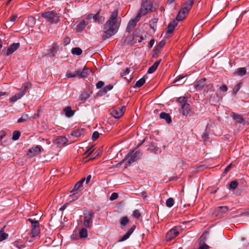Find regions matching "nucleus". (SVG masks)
Returning <instances> with one entry per match:
<instances>
[{"label": "nucleus", "mask_w": 249, "mask_h": 249, "mask_svg": "<svg viewBox=\"0 0 249 249\" xmlns=\"http://www.w3.org/2000/svg\"><path fill=\"white\" fill-rule=\"evenodd\" d=\"M117 10H114L111 14L109 19L104 26V32L102 35V39L106 40L115 35L120 27L121 18H118Z\"/></svg>", "instance_id": "obj_1"}, {"label": "nucleus", "mask_w": 249, "mask_h": 249, "mask_svg": "<svg viewBox=\"0 0 249 249\" xmlns=\"http://www.w3.org/2000/svg\"><path fill=\"white\" fill-rule=\"evenodd\" d=\"M42 18L51 24H56L59 22V16L58 14L54 11H49L41 13Z\"/></svg>", "instance_id": "obj_2"}, {"label": "nucleus", "mask_w": 249, "mask_h": 249, "mask_svg": "<svg viewBox=\"0 0 249 249\" xmlns=\"http://www.w3.org/2000/svg\"><path fill=\"white\" fill-rule=\"evenodd\" d=\"M153 5L150 1L147 0H143L140 9H139L137 15L141 17L144 16L149 12H151L152 10Z\"/></svg>", "instance_id": "obj_3"}, {"label": "nucleus", "mask_w": 249, "mask_h": 249, "mask_svg": "<svg viewBox=\"0 0 249 249\" xmlns=\"http://www.w3.org/2000/svg\"><path fill=\"white\" fill-rule=\"evenodd\" d=\"M125 109V106H122L121 107H115L111 109L110 113L113 117L119 118L124 115Z\"/></svg>", "instance_id": "obj_4"}, {"label": "nucleus", "mask_w": 249, "mask_h": 249, "mask_svg": "<svg viewBox=\"0 0 249 249\" xmlns=\"http://www.w3.org/2000/svg\"><path fill=\"white\" fill-rule=\"evenodd\" d=\"M93 215L94 213L92 211L88 212L87 213H84L83 224L86 228H91Z\"/></svg>", "instance_id": "obj_5"}, {"label": "nucleus", "mask_w": 249, "mask_h": 249, "mask_svg": "<svg viewBox=\"0 0 249 249\" xmlns=\"http://www.w3.org/2000/svg\"><path fill=\"white\" fill-rule=\"evenodd\" d=\"M127 159H128V160L126 162L125 168L127 166H130L133 162H135L137 160L136 156L134 153V150L130 151L122 160V162H124V161Z\"/></svg>", "instance_id": "obj_6"}, {"label": "nucleus", "mask_w": 249, "mask_h": 249, "mask_svg": "<svg viewBox=\"0 0 249 249\" xmlns=\"http://www.w3.org/2000/svg\"><path fill=\"white\" fill-rule=\"evenodd\" d=\"M91 70L85 67L83 69L80 68L75 71L76 76L79 78H85L87 77L90 73Z\"/></svg>", "instance_id": "obj_7"}, {"label": "nucleus", "mask_w": 249, "mask_h": 249, "mask_svg": "<svg viewBox=\"0 0 249 249\" xmlns=\"http://www.w3.org/2000/svg\"><path fill=\"white\" fill-rule=\"evenodd\" d=\"M140 17L139 16H138L137 15L134 18H132L128 22L126 31L128 33L131 32L132 30L134 28V27L136 26L137 22L140 21Z\"/></svg>", "instance_id": "obj_8"}, {"label": "nucleus", "mask_w": 249, "mask_h": 249, "mask_svg": "<svg viewBox=\"0 0 249 249\" xmlns=\"http://www.w3.org/2000/svg\"><path fill=\"white\" fill-rule=\"evenodd\" d=\"M179 228L175 227L171 229L166 234V238L168 241L175 238L179 234Z\"/></svg>", "instance_id": "obj_9"}, {"label": "nucleus", "mask_w": 249, "mask_h": 249, "mask_svg": "<svg viewBox=\"0 0 249 249\" xmlns=\"http://www.w3.org/2000/svg\"><path fill=\"white\" fill-rule=\"evenodd\" d=\"M42 149V148L41 146L36 145L29 149L27 155L29 156L30 158L35 157L38 155L41 152Z\"/></svg>", "instance_id": "obj_10"}, {"label": "nucleus", "mask_w": 249, "mask_h": 249, "mask_svg": "<svg viewBox=\"0 0 249 249\" xmlns=\"http://www.w3.org/2000/svg\"><path fill=\"white\" fill-rule=\"evenodd\" d=\"M20 46L19 43H14L7 49L5 52V55L9 56L15 52Z\"/></svg>", "instance_id": "obj_11"}, {"label": "nucleus", "mask_w": 249, "mask_h": 249, "mask_svg": "<svg viewBox=\"0 0 249 249\" xmlns=\"http://www.w3.org/2000/svg\"><path fill=\"white\" fill-rule=\"evenodd\" d=\"M178 22L176 21L175 20H173V21H171L169 24L168 25L166 29V37H167V36L172 33L173 31L175 30V28L178 25Z\"/></svg>", "instance_id": "obj_12"}, {"label": "nucleus", "mask_w": 249, "mask_h": 249, "mask_svg": "<svg viewBox=\"0 0 249 249\" xmlns=\"http://www.w3.org/2000/svg\"><path fill=\"white\" fill-rule=\"evenodd\" d=\"M84 181L85 178H83L75 184L73 189L71 192V193H73V196H74V195L77 194L79 193L80 189L83 186V183Z\"/></svg>", "instance_id": "obj_13"}, {"label": "nucleus", "mask_w": 249, "mask_h": 249, "mask_svg": "<svg viewBox=\"0 0 249 249\" xmlns=\"http://www.w3.org/2000/svg\"><path fill=\"white\" fill-rule=\"evenodd\" d=\"M188 13V12L186 11L185 10H183V9L181 8V10L178 12V13L176 18V19L175 20L178 22V21H182L185 18Z\"/></svg>", "instance_id": "obj_14"}, {"label": "nucleus", "mask_w": 249, "mask_h": 249, "mask_svg": "<svg viewBox=\"0 0 249 249\" xmlns=\"http://www.w3.org/2000/svg\"><path fill=\"white\" fill-rule=\"evenodd\" d=\"M182 113L183 116L191 115L192 113L190 106L187 104L181 107Z\"/></svg>", "instance_id": "obj_15"}, {"label": "nucleus", "mask_w": 249, "mask_h": 249, "mask_svg": "<svg viewBox=\"0 0 249 249\" xmlns=\"http://www.w3.org/2000/svg\"><path fill=\"white\" fill-rule=\"evenodd\" d=\"M228 210V208L227 206H220L216 208L215 211L216 215L217 216L221 217L222 215L226 213Z\"/></svg>", "instance_id": "obj_16"}, {"label": "nucleus", "mask_w": 249, "mask_h": 249, "mask_svg": "<svg viewBox=\"0 0 249 249\" xmlns=\"http://www.w3.org/2000/svg\"><path fill=\"white\" fill-rule=\"evenodd\" d=\"M135 228L136 226L133 225L124 236L119 239L118 241L123 242L127 239L133 233Z\"/></svg>", "instance_id": "obj_17"}, {"label": "nucleus", "mask_w": 249, "mask_h": 249, "mask_svg": "<svg viewBox=\"0 0 249 249\" xmlns=\"http://www.w3.org/2000/svg\"><path fill=\"white\" fill-rule=\"evenodd\" d=\"M207 79L205 78L201 79L197 81L195 86V88L197 90H201L206 85V81Z\"/></svg>", "instance_id": "obj_18"}, {"label": "nucleus", "mask_w": 249, "mask_h": 249, "mask_svg": "<svg viewBox=\"0 0 249 249\" xmlns=\"http://www.w3.org/2000/svg\"><path fill=\"white\" fill-rule=\"evenodd\" d=\"M148 143H149V147L148 148V150H150L152 152L154 153H156V139H151V138H149V140L148 141Z\"/></svg>", "instance_id": "obj_19"}, {"label": "nucleus", "mask_w": 249, "mask_h": 249, "mask_svg": "<svg viewBox=\"0 0 249 249\" xmlns=\"http://www.w3.org/2000/svg\"><path fill=\"white\" fill-rule=\"evenodd\" d=\"M194 3V0H187L184 3V6L182 8L183 9V10H185L189 13V12L191 9Z\"/></svg>", "instance_id": "obj_20"}, {"label": "nucleus", "mask_w": 249, "mask_h": 249, "mask_svg": "<svg viewBox=\"0 0 249 249\" xmlns=\"http://www.w3.org/2000/svg\"><path fill=\"white\" fill-rule=\"evenodd\" d=\"M56 141L57 144L59 146H61L67 143L68 139L64 136H59L56 139Z\"/></svg>", "instance_id": "obj_21"}, {"label": "nucleus", "mask_w": 249, "mask_h": 249, "mask_svg": "<svg viewBox=\"0 0 249 249\" xmlns=\"http://www.w3.org/2000/svg\"><path fill=\"white\" fill-rule=\"evenodd\" d=\"M231 116L236 123L239 124H244L245 120L241 115L233 113Z\"/></svg>", "instance_id": "obj_22"}, {"label": "nucleus", "mask_w": 249, "mask_h": 249, "mask_svg": "<svg viewBox=\"0 0 249 249\" xmlns=\"http://www.w3.org/2000/svg\"><path fill=\"white\" fill-rule=\"evenodd\" d=\"M160 117L161 119L165 120L167 124H170L172 122L170 115L167 113L161 112L160 114Z\"/></svg>", "instance_id": "obj_23"}, {"label": "nucleus", "mask_w": 249, "mask_h": 249, "mask_svg": "<svg viewBox=\"0 0 249 249\" xmlns=\"http://www.w3.org/2000/svg\"><path fill=\"white\" fill-rule=\"evenodd\" d=\"M129 73V68H126L123 71V72L122 73H121V76L129 82L131 81L132 79V77L131 76H129L128 78L126 77V76L128 75Z\"/></svg>", "instance_id": "obj_24"}, {"label": "nucleus", "mask_w": 249, "mask_h": 249, "mask_svg": "<svg viewBox=\"0 0 249 249\" xmlns=\"http://www.w3.org/2000/svg\"><path fill=\"white\" fill-rule=\"evenodd\" d=\"M85 133V130L83 128L77 129L73 130L71 135L75 137H79Z\"/></svg>", "instance_id": "obj_25"}, {"label": "nucleus", "mask_w": 249, "mask_h": 249, "mask_svg": "<svg viewBox=\"0 0 249 249\" xmlns=\"http://www.w3.org/2000/svg\"><path fill=\"white\" fill-rule=\"evenodd\" d=\"M93 19L95 22L102 23L105 20V18L103 16H100L99 15V12H98L96 14H94V18Z\"/></svg>", "instance_id": "obj_26"}, {"label": "nucleus", "mask_w": 249, "mask_h": 249, "mask_svg": "<svg viewBox=\"0 0 249 249\" xmlns=\"http://www.w3.org/2000/svg\"><path fill=\"white\" fill-rule=\"evenodd\" d=\"M24 96V92H20L12 96L10 99V102H15Z\"/></svg>", "instance_id": "obj_27"}, {"label": "nucleus", "mask_w": 249, "mask_h": 249, "mask_svg": "<svg viewBox=\"0 0 249 249\" xmlns=\"http://www.w3.org/2000/svg\"><path fill=\"white\" fill-rule=\"evenodd\" d=\"M88 24V23L84 20L81 21L76 26V30L78 32L82 31Z\"/></svg>", "instance_id": "obj_28"}, {"label": "nucleus", "mask_w": 249, "mask_h": 249, "mask_svg": "<svg viewBox=\"0 0 249 249\" xmlns=\"http://www.w3.org/2000/svg\"><path fill=\"white\" fill-rule=\"evenodd\" d=\"M129 219L126 216L122 217L120 221V227L122 229H124L125 226L129 223Z\"/></svg>", "instance_id": "obj_29"}, {"label": "nucleus", "mask_w": 249, "mask_h": 249, "mask_svg": "<svg viewBox=\"0 0 249 249\" xmlns=\"http://www.w3.org/2000/svg\"><path fill=\"white\" fill-rule=\"evenodd\" d=\"M64 112L66 116L68 117H70L74 115V112L72 111L70 107H67L64 109Z\"/></svg>", "instance_id": "obj_30"}, {"label": "nucleus", "mask_w": 249, "mask_h": 249, "mask_svg": "<svg viewBox=\"0 0 249 249\" xmlns=\"http://www.w3.org/2000/svg\"><path fill=\"white\" fill-rule=\"evenodd\" d=\"M145 77L146 76H144L143 77H142V78H141L140 79H139V80H138L136 82L134 87V88H139V87H142L145 82Z\"/></svg>", "instance_id": "obj_31"}, {"label": "nucleus", "mask_w": 249, "mask_h": 249, "mask_svg": "<svg viewBox=\"0 0 249 249\" xmlns=\"http://www.w3.org/2000/svg\"><path fill=\"white\" fill-rule=\"evenodd\" d=\"M71 53L73 55H79L82 54V50L79 47H75L72 49Z\"/></svg>", "instance_id": "obj_32"}, {"label": "nucleus", "mask_w": 249, "mask_h": 249, "mask_svg": "<svg viewBox=\"0 0 249 249\" xmlns=\"http://www.w3.org/2000/svg\"><path fill=\"white\" fill-rule=\"evenodd\" d=\"M31 85L32 84L30 82H26L23 84L22 86V91L21 92H24V95L25 94L27 90L31 86Z\"/></svg>", "instance_id": "obj_33"}, {"label": "nucleus", "mask_w": 249, "mask_h": 249, "mask_svg": "<svg viewBox=\"0 0 249 249\" xmlns=\"http://www.w3.org/2000/svg\"><path fill=\"white\" fill-rule=\"evenodd\" d=\"M79 236L81 238H85L88 236V231L86 228H82L80 230Z\"/></svg>", "instance_id": "obj_34"}, {"label": "nucleus", "mask_w": 249, "mask_h": 249, "mask_svg": "<svg viewBox=\"0 0 249 249\" xmlns=\"http://www.w3.org/2000/svg\"><path fill=\"white\" fill-rule=\"evenodd\" d=\"M40 232V228L39 227H37L36 228H32V231L31 233V236L32 237H35Z\"/></svg>", "instance_id": "obj_35"}, {"label": "nucleus", "mask_w": 249, "mask_h": 249, "mask_svg": "<svg viewBox=\"0 0 249 249\" xmlns=\"http://www.w3.org/2000/svg\"><path fill=\"white\" fill-rule=\"evenodd\" d=\"M178 101L180 104L181 107L187 104V99L184 96L178 98Z\"/></svg>", "instance_id": "obj_36"}, {"label": "nucleus", "mask_w": 249, "mask_h": 249, "mask_svg": "<svg viewBox=\"0 0 249 249\" xmlns=\"http://www.w3.org/2000/svg\"><path fill=\"white\" fill-rule=\"evenodd\" d=\"M28 221L30 222V223L32 224V228H36L37 227H39V222L37 220L29 218Z\"/></svg>", "instance_id": "obj_37"}, {"label": "nucleus", "mask_w": 249, "mask_h": 249, "mask_svg": "<svg viewBox=\"0 0 249 249\" xmlns=\"http://www.w3.org/2000/svg\"><path fill=\"white\" fill-rule=\"evenodd\" d=\"M236 73L240 76L245 75L246 74V69L245 68H239Z\"/></svg>", "instance_id": "obj_38"}, {"label": "nucleus", "mask_w": 249, "mask_h": 249, "mask_svg": "<svg viewBox=\"0 0 249 249\" xmlns=\"http://www.w3.org/2000/svg\"><path fill=\"white\" fill-rule=\"evenodd\" d=\"M8 236V234L3 232V229H2L0 231V241H2L3 240L7 239Z\"/></svg>", "instance_id": "obj_39"}, {"label": "nucleus", "mask_w": 249, "mask_h": 249, "mask_svg": "<svg viewBox=\"0 0 249 249\" xmlns=\"http://www.w3.org/2000/svg\"><path fill=\"white\" fill-rule=\"evenodd\" d=\"M28 118L29 116L27 114H23L22 115L21 117L18 119L17 122L18 123H20L25 122L28 120Z\"/></svg>", "instance_id": "obj_40"}, {"label": "nucleus", "mask_w": 249, "mask_h": 249, "mask_svg": "<svg viewBox=\"0 0 249 249\" xmlns=\"http://www.w3.org/2000/svg\"><path fill=\"white\" fill-rule=\"evenodd\" d=\"M174 204V200L173 198L170 197L166 200V205L168 207H171Z\"/></svg>", "instance_id": "obj_41"}, {"label": "nucleus", "mask_w": 249, "mask_h": 249, "mask_svg": "<svg viewBox=\"0 0 249 249\" xmlns=\"http://www.w3.org/2000/svg\"><path fill=\"white\" fill-rule=\"evenodd\" d=\"M58 46L56 43H53L52 48L50 50L51 53H52V56H54L58 49Z\"/></svg>", "instance_id": "obj_42"}, {"label": "nucleus", "mask_w": 249, "mask_h": 249, "mask_svg": "<svg viewBox=\"0 0 249 249\" xmlns=\"http://www.w3.org/2000/svg\"><path fill=\"white\" fill-rule=\"evenodd\" d=\"M20 136V133L19 131H15L13 132L12 139L14 141L18 140Z\"/></svg>", "instance_id": "obj_43"}, {"label": "nucleus", "mask_w": 249, "mask_h": 249, "mask_svg": "<svg viewBox=\"0 0 249 249\" xmlns=\"http://www.w3.org/2000/svg\"><path fill=\"white\" fill-rule=\"evenodd\" d=\"M76 76L75 72H72L71 71H68L66 73V77L68 78H73Z\"/></svg>", "instance_id": "obj_44"}, {"label": "nucleus", "mask_w": 249, "mask_h": 249, "mask_svg": "<svg viewBox=\"0 0 249 249\" xmlns=\"http://www.w3.org/2000/svg\"><path fill=\"white\" fill-rule=\"evenodd\" d=\"M230 188L232 189H235L238 186V182L236 180L231 181L229 185Z\"/></svg>", "instance_id": "obj_45"}, {"label": "nucleus", "mask_w": 249, "mask_h": 249, "mask_svg": "<svg viewBox=\"0 0 249 249\" xmlns=\"http://www.w3.org/2000/svg\"><path fill=\"white\" fill-rule=\"evenodd\" d=\"M165 43V40L164 39H162L161 41H160L159 44L157 46V52L164 46Z\"/></svg>", "instance_id": "obj_46"}, {"label": "nucleus", "mask_w": 249, "mask_h": 249, "mask_svg": "<svg viewBox=\"0 0 249 249\" xmlns=\"http://www.w3.org/2000/svg\"><path fill=\"white\" fill-rule=\"evenodd\" d=\"M156 71V62L153 63L148 70L147 72L149 74L153 73Z\"/></svg>", "instance_id": "obj_47"}, {"label": "nucleus", "mask_w": 249, "mask_h": 249, "mask_svg": "<svg viewBox=\"0 0 249 249\" xmlns=\"http://www.w3.org/2000/svg\"><path fill=\"white\" fill-rule=\"evenodd\" d=\"M93 146H91L88 148L86 151L85 152L84 154L86 155L87 156H89L93 151L94 149L93 148Z\"/></svg>", "instance_id": "obj_48"}, {"label": "nucleus", "mask_w": 249, "mask_h": 249, "mask_svg": "<svg viewBox=\"0 0 249 249\" xmlns=\"http://www.w3.org/2000/svg\"><path fill=\"white\" fill-rule=\"evenodd\" d=\"M79 196L80 195L79 193L74 195V196H73V193H72V195L70 196V197L71 198L70 201H73L75 200H77L79 197Z\"/></svg>", "instance_id": "obj_49"}, {"label": "nucleus", "mask_w": 249, "mask_h": 249, "mask_svg": "<svg viewBox=\"0 0 249 249\" xmlns=\"http://www.w3.org/2000/svg\"><path fill=\"white\" fill-rule=\"evenodd\" d=\"M71 41V39L68 36H66L63 40V44L64 46L68 45Z\"/></svg>", "instance_id": "obj_50"}, {"label": "nucleus", "mask_w": 249, "mask_h": 249, "mask_svg": "<svg viewBox=\"0 0 249 249\" xmlns=\"http://www.w3.org/2000/svg\"><path fill=\"white\" fill-rule=\"evenodd\" d=\"M99 137V133L97 131H94L92 135V140L93 141L96 140Z\"/></svg>", "instance_id": "obj_51"}, {"label": "nucleus", "mask_w": 249, "mask_h": 249, "mask_svg": "<svg viewBox=\"0 0 249 249\" xmlns=\"http://www.w3.org/2000/svg\"><path fill=\"white\" fill-rule=\"evenodd\" d=\"M112 88H113V86H112L111 85H107L103 88V91L105 93H107V91L111 90Z\"/></svg>", "instance_id": "obj_52"}, {"label": "nucleus", "mask_w": 249, "mask_h": 249, "mask_svg": "<svg viewBox=\"0 0 249 249\" xmlns=\"http://www.w3.org/2000/svg\"><path fill=\"white\" fill-rule=\"evenodd\" d=\"M241 83H239L238 84H237L234 88L233 89V92L236 94L238 91L240 89V88H241Z\"/></svg>", "instance_id": "obj_53"}, {"label": "nucleus", "mask_w": 249, "mask_h": 249, "mask_svg": "<svg viewBox=\"0 0 249 249\" xmlns=\"http://www.w3.org/2000/svg\"><path fill=\"white\" fill-rule=\"evenodd\" d=\"M133 216L136 218H138L141 216V213L138 210H135L133 212Z\"/></svg>", "instance_id": "obj_54"}, {"label": "nucleus", "mask_w": 249, "mask_h": 249, "mask_svg": "<svg viewBox=\"0 0 249 249\" xmlns=\"http://www.w3.org/2000/svg\"><path fill=\"white\" fill-rule=\"evenodd\" d=\"M118 197V195L117 193H113L110 197H109V199L110 200H115L116 199H117V198Z\"/></svg>", "instance_id": "obj_55"}, {"label": "nucleus", "mask_w": 249, "mask_h": 249, "mask_svg": "<svg viewBox=\"0 0 249 249\" xmlns=\"http://www.w3.org/2000/svg\"><path fill=\"white\" fill-rule=\"evenodd\" d=\"M6 133L3 131H0V144H2V140L5 136Z\"/></svg>", "instance_id": "obj_56"}, {"label": "nucleus", "mask_w": 249, "mask_h": 249, "mask_svg": "<svg viewBox=\"0 0 249 249\" xmlns=\"http://www.w3.org/2000/svg\"><path fill=\"white\" fill-rule=\"evenodd\" d=\"M104 83L103 81H99L96 83V87L98 89H100L103 87Z\"/></svg>", "instance_id": "obj_57"}, {"label": "nucleus", "mask_w": 249, "mask_h": 249, "mask_svg": "<svg viewBox=\"0 0 249 249\" xmlns=\"http://www.w3.org/2000/svg\"><path fill=\"white\" fill-rule=\"evenodd\" d=\"M231 167H232V165H231V164H229V165L226 167V168L225 169L224 173L225 174H227V173H228V172L231 170Z\"/></svg>", "instance_id": "obj_58"}, {"label": "nucleus", "mask_w": 249, "mask_h": 249, "mask_svg": "<svg viewBox=\"0 0 249 249\" xmlns=\"http://www.w3.org/2000/svg\"><path fill=\"white\" fill-rule=\"evenodd\" d=\"M220 89L221 91L225 92L227 91L228 90L227 86L225 85H223L220 87Z\"/></svg>", "instance_id": "obj_59"}, {"label": "nucleus", "mask_w": 249, "mask_h": 249, "mask_svg": "<svg viewBox=\"0 0 249 249\" xmlns=\"http://www.w3.org/2000/svg\"><path fill=\"white\" fill-rule=\"evenodd\" d=\"M18 18L17 15H13L10 18V21L11 22H14Z\"/></svg>", "instance_id": "obj_60"}, {"label": "nucleus", "mask_w": 249, "mask_h": 249, "mask_svg": "<svg viewBox=\"0 0 249 249\" xmlns=\"http://www.w3.org/2000/svg\"><path fill=\"white\" fill-rule=\"evenodd\" d=\"M134 153L136 156L137 159L140 158L142 154V153L140 151H137L135 152H134Z\"/></svg>", "instance_id": "obj_61"}, {"label": "nucleus", "mask_w": 249, "mask_h": 249, "mask_svg": "<svg viewBox=\"0 0 249 249\" xmlns=\"http://www.w3.org/2000/svg\"><path fill=\"white\" fill-rule=\"evenodd\" d=\"M155 43L154 39H151L149 42V46L150 48H151Z\"/></svg>", "instance_id": "obj_62"}, {"label": "nucleus", "mask_w": 249, "mask_h": 249, "mask_svg": "<svg viewBox=\"0 0 249 249\" xmlns=\"http://www.w3.org/2000/svg\"><path fill=\"white\" fill-rule=\"evenodd\" d=\"M94 18V14H89L87 16L88 19H90L91 18L93 19Z\"/></svg>", "instance_id": "obj_63"}, {"label": "nucleus", "mask_w": 249, "mask_h": 249, "mask_svg": "<svg viewBox=\"0 0 249 249\" xmlns=\"http://www.w3.org/2000/svg\"><path fill=\"white\" fill-rule=\"evenodd\" d=\"M243 215L249 216V208L247 209L245 212L242 213Z\"/></svg>", "instance_id": "obj_64"}]
</instances>
